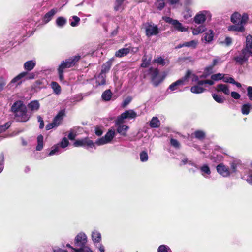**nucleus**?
<instances>
[{
  "label": "nucleus",
  "mask_w": 252,
  "mask_h": 252,
  "mask_svg": "<svg viewBox=\"0 0 252 252\" xmlns=\"http://www.w3.org/2000/svg\"><path fill=\"white\" fill-rule=\"evenodd\" d=\"M11 111L13 113L15 119L17 122H26L30 119L27 114L26 106L21 100L15 102L11 107Z\"/></svg>",
  "instance_id": "nucleus-1"
},
{
  "label": "nucleus",
  "mask_w": 252,
  "mask_h": 252,
  "mask_svg": "<svg viewBox=\"0 0 252 252\" xmlns=\"http://www.w3.org/2000/svg\"><path fill=\"white\" fill-rule=\"evenodd\" d=\"M80 59V56L77 55L66 59L65 61H63L61 62L60 65L59 66L58 69L63 71V70L66 68H70L74 66Z\"/></svg>",
  "instance_id": "nucleus-2"
},
{
  "label": "nucleus",
  "mask_w": 252,
  "mask_h": 252,
  "mask_svg": "<svg viewBox=\"0 0 252 252\" xmlns=\"http://www.w3.org/2000/svg\"><path fill=\"white\" fill-rule=\"evenodd\" d=\"M248 15L247 13H243L240 21V23H234L235 25L228 27L229 31H233L238 32H243L245 31L244 26L248 20Z\"/></svg>",
  "instance_id": "nucleus-3"
},
{
  "label": "nucleus",
  "mask_w": 252,
  "mask_h": 252,
  "mask_svg": "<svg viewBox=\"0 0 252 252\" xmlns=\"http://www.w3.org/2000/svg\"><path fill=\"white\" fill-rule=\"evenodd\" d=\"M143 26L145 30V34L148 37L157 35L159 32L158 26L154 24L152 22L145 23L143 24Z\"/></svg>",
  "instance_id": "nucleus-4"
},
{
  "label": "nucleus",
  "mask_w": 252,
  "mask_h": 252,
  "mask_svg": "<svg viewBox=\"0 0 252 252\" xmlns=\"http://www.w3.org/2000/svg\"><path fill=\"white\" fill-rule=\"evenodd\" d=\"M115 135V132L114 130H109L104 136L98 139L95 143L98 145H102L109 143L113 140Z\"/></svg>",
  "instance_id": "nucleus-5"
},
{
  "label": "nucleus",
  "mask_w": 252,
  "mask_h": 252,
  "mask_svg": "<svg viewBox=\"0 0 252 252\" xmlns=\"http://www.w3.org/2000/svg\"><path fill=\"white\" fill-rule=\"evenodd\" d=\"M137 116L136 113L133 110H126L122 113L116 120V124H122L126 119H133Z\"/></svg>",
  "instance_id": "nucleus-6"
},
{
  "label": "nucleus",
  "mask_w": 252,
  "mask_h": 252,
  "mask_svg": "<svg viewBox=\"0 0 252 252\" xmlns=\"http://www.w3.org/2000/svg\"><path fill=\"white\" fill-rule=\"evenodd\" d=\"M149 72L151 74V81L155 87L158 86L164 80V77H161L159 79H157L159 74V70L158 68H153L150 67L149 69Z\"/></svg>",
  "instance_id": "nucleus-7"
},
{
  "label": "nucleus",
  "mask_w": 252,
  "mask_h": 252,
  "mask_svg": "<svg viewBox=\"0 0 252 252\" xmlns=\"http://www.w3.org/2000/svg\"><path fill=\"white\" fill-rule=\"evenodd\" d=\"M73 146L76 147H83L92 148L94 147V143L92 140L89 139L88 137H86L75 140L73 143Z\"/></svg>",
  "instance_id": "nucleus-8"
},
{
  "label": "nucleus",
  "mask_w": 252,
  "mask_h": 252,
  "mask_svg": "<svg viewBox=\"0 0 252 252\" xmlns=\"http://www.w3.org/2000/svg\"><path fill=\"white\" fill-rule=\"evenodd\" d=\"M250 55V52L246 50H242L241 53L234 58V60L240 65L243 64L247 62Z\"/></svg>",
  "instance_id": "nucleus-9"
},
{
  "label": "nucleus",
  "mask_w": 252,
  "mask_h": 252,
  "mask_svg": "<svg viewBox=\"0 0 252 252\" xmlns=\"http://www.w3.org/2000/svg\"><path fill=\"white\" fill-rule=\"evenodd\" d=\"M87 242L86 235L84 233H80L76 236L74 243L76 246L85 247Z\"/></svg>",
  "instance_id": "nucleus-10"
},
{
  "label": "nucleus",
  "mask_w": 252,
  "mask_h": 252,
  "mask_svg": "<svg viewBox=\"0 0 252 252\" xmlns=\"http://www.w3.org/2000/svg\"><path fill=\"white\" fill-rule=\"evenodd\" d=\"M218 60L217 59H214L213 61L212 64L206 67L203 72V74L200 76V78H206L213 72V67L217 63Z\"/></svg>",
  "instance_id": "nucleus-11"
},
{
  "label": "nucleus",
  "mask_w": 252,
  "mask_h": 252,
  "mask_svg": "<svg viewBox=\"0 0 252 252\" xmlns=\"http://www.w3.org/2000/svg\"><path fill=\"white\" fill-rule=\"evenodd\" d=\"M242 179L246 181L248 184L252 185V170H245L241 174Z\"/></svg>",
  "instance_id": "nucleus-12"
},
{
  "label": "nucleus",
  "mask_w": 252,
  "mask_h": 252,
  "mask_svg": "<svg viewBox=\"0 0 252 252\" xmlns=\"http://www.w3.org/2000/svg\"><path fill=\"white\" fill-rule=\"evenodd\" d=\"M206 11L200 12L194 18V21L196 24H202L206 20Z\"/></svg>",
  "instance_id": "nucleus-13"
},
{
  "label": "nucleus",
  "mask_w": 252,
  "mask_h": 252,
  "mask_svg": "<svg viewBox=\"0 0 252 252\" xmlns=\"http://www.w3.org/2000/svg\"><path fill=\"white\" fill-rule=\"evenodd\" d=\"M65 116L64 110H60L57 115L53 119V122L57 126H59Z\"/></svg>",
  "instance_id": "nucleus-14"
},
{
  "label": "nucleus",
  "mask_w": 252,
  "mask_h": 252,
  "mask_svg": "<svg viewBox=\"0 0 252 252\" xmlns=\"http://www.w3.org/2000/svg\"><path fill=\"white\" fill-rule=\"evenodd\" d=\"M113 61V59L111 58L109 59V61L104 63L101 66V70L100 72L105 74L106 73H108L110 70L112 65Z\"/></svg>",
  "instance_id": "nucleus-15"
},
{
  "label": "nucleus",
  "mask_w": 252,
  "mask_h": 252,
  "mask_svg": "<svg viewBox=\"0 0 252 252\" xmlns=\"http://www.w3.org/2000/svg\"><path fill=\"white\" fill-rule=\"evenodd\" d=\"M106 77L105 74L100 72L97 76H95L96 79V86L105 85L106 84Z\"/></svg>",
  "instance_id": "nucleus-16"
},
{
  "label": "nucleus",
  "mask_w": 252,
  "mask_h": 252,
  "mask_svg": "<svg viewBox=\"0 0 252 252\" xmlns=\"http://www.w3.org/2000/svg\"><path fill=\"white\" fill-rule=\"evenodd\" d=\"M57 12V8H53L45 14L43 17V21L45 23H48Z\"/></svg>",
  "instance_id": "nucleus-17"
},
{
  "label": "nucleus",
  "mask_w": 252,
  "mask_h": 252,
  "mask_svg": "<svg viewBox=\"0 0 252 252\" xmlns=\"http://www.w3.org/2000/svg\"><path fill=\"white\" fill-rule=\"evenodd\" d=\"M185 85V83L183 82V80L181 79L177 80L175 82L172 83L169 87V89H170L172 91H175L177 90L180 86H183Z\"/></svg>",
  "instance_id": "nucleus-18"
},
{
  "label": "nucleus",
  "mask_w": 252,
  "mask_h": 252,
  "mask_svg": "<svg viewBox=\"0 0 252 252\" xmlns=\"http://www.w3.org/2000/svg\"><path fill=\"white\" fill-rule=\"evenodd\" d=\"M118 126L117 132L123 136H126L128 127L126 125L117 124Z\"/></svg>",
  "instance_id": "nucleus-19"
},
{
  "label": "nucleus",
  "mask_w": 252,
  "mask_h": 252,
  "mask_svg": "<svg viewBox=\"0 0 252 252\" xmlns=\"http://www.w3.org/2000/svg\"><path fill=\"white\" fill-rule=\"evenodd\" d=\"M130 52V49L128 48H123L119 50L115 53V56L117 57H122L125 56L127 55Z\"/></svg>",
  "instance_id": "nucleus-20"
},
{
  "label": "nucleus",
  "mask_w": 252,
  "mask_h": 252,
  "mask_svg": "<svg viewBox=\"0 0 252 252\" xmlns=\"http://www.w3.org/2000/svg\"><path fill=\"white\" fill-rule=\"evenodd\" d=\"M252 37L251 35H249L246 37V46L243 50H246L248 52H252Z\"/></svg>",
  "instance_id": "nucleus-21"
},
{
  "label": "nucleus",
  "mask_w": 252,
  "mask_h": 252,
  "mask_svg": "<svg viewBox=\"0 0 252 252\" xmlns=\"http://www.w3.org/2000/svg\"><path fill=\"white\" fill-rule=\"evenodd\" d=\"M150 126L152 128H158L160 126V122L157 117H153L150 122Z\"/></svg>",
  "instance_id": "nucleus-22"
},
{
  "label": "nucleus",
  "mask_w": 252,
  "mask_h": 252,
  "mask_svg": "<svg viewBox=\"0 0 252 252\" xmlns=\"http://www.w3.org/2000/svg\"><path fill=\"white\" fill-rule=\"evenodd\" d=\"M28 107L32 111H37L39 109L40 104L38 101L34 100L29 103Z\"/></svg>",
  "instance_id": "nucleus-23"
},
{
  "label": "nucleus",
  "mask_w": 252,
  "mask_h": 252,
  "mask_svg": "<svg viewBox=\"0 0 252 252\" xmlns=\"http://www.w3.org/2000/svg\"><path fill=\"white\" fill-rule=\"evenodd\" d=\"M35 66V63L31 60L25 63L24 64V68L26 70L30 71L33 69Z\"/></svg>",
  "instance_id": "nucleus-24"
},
{
  "label": "nucleus",
  "mask_w": 252,
  "mask_h": 252,
  "mask_svg": "<svg viewBox=\"0 0 252 252\" xmlns=\"http://www.w3.org/2000/svg\"><path fill=\"white\" fill-rule=\"evenodd\" d=\"M252 108V105L250 103L243 104L241 107V112L243 115H248L250 110Z\"/></svg>",
  "instance_id": "nucleus-25"
},
{
  "label": "nucleus",
  "mask_w": 252,
  "mask_h": 252,
  "mask_svg": "<svg viewBox=\"0 0 252 252\" xmlns=\"http://www.w3.org/2000/svg\"><path fill=\"white\" fill-rule=\"evenodd\" d=\"M92 237L94 243H99L101 240V234L96 231H94L92 232Z\"/></svg>",
  "instance_id": "nucleus-26"
},
{
  "label": "nucleus",
  "mask_w": 252,
  "mask_h": 252,
  "mask_svg": "<svg viewBox=\"0 0 252 252\" xmlns=\"http://www.w3.org/2000/svg\"><path fill=\"white\" fill-rule=\"evenodd\" d=\"M242 15H241L238 12H235L233 13L231 17V20L233 23H240Z\"/></svg>",
  "instance_id": "nucleus-27"
},
{
  "label": "nucleus",
  "mask_w": 252,
  "mask_h": 252,
  "mask_svg": "<svg viewBox=\"0 0 252 252\" xmlns=\"http://www.w3.org/2000/svg\"><path fill=\"white\" fill-rule=\"evenodd\" d=\"M112 95V93L110 90H105L102 94V98L105 101H109L111 99Z\"/></svg>",
  "instance_id": "nucleus-28"
},
{
  "label": "nucleus",
  "mask_w": 252,
  "mask_h": 252,
  "mask_svg": "<svg viewBox=\"0 0 252 252\" xmlns=\"http://www.w3.org/2000/svg\"><path fill=\"white\" fill-rule=\"evenodd\" d=\"M173 26L174 29L178 31L185 32L187 31V29L183 27L182 24L178 20H176L175 23H173Z\"/></svg>",
  "instance_id": "nucleus-29"
},
{
  "label": "nucleus",
  "mask_w": 252,
  "mask_h": 252,
  "mask_svg": "<svg viewBox=\"0 0 252 252\" xmlns=\"http://www.w3.org/2000/svg\"><path fill=\"white\" fill-rule=\"evenodd\" d=\"M193 134L196 138L200 140L205 139L206 136L205 133L203 131L200 130H196Z\"/></svg>",
  "instance_id": "nucleus-30"
},
{
  "label": "nucleus",
  "mask_w": 252,
  "mask_h": 252,
  "mask_svg": "<svg viewBox=\"0 0 252 252\" xmlns=\"http://www.w3.org/2000/svg\"><path fill=\"white\" fill-rule=\"evenodd\" d=\"M67 22L66 19L62 16L59 17L56 20V24L57 26L62 27L66 24Z\"/></svg>",
  "instance_id": "nucleus-31"
},
{
  "label": "nucleus",
  "mask_w": 252,
  "mask_h": 252,
  "mask_svg": "<svg viewBox=\"0 0 252 252\" xmlns=\"http://www.w3.org/2000/svg\"><path fill=\"white\" fill-rule=\"evenodd\" d=\"M38 144L36 146V150L37 151H40L43 147V136L40 134L37 137Z\"/></svg>",
  "instance_id": "nucleus-32"
},
{
  "label": "nucleus",
  "mask_w": 252,
  "mask_h": 252,
  "mask_svg": "<svg viewBox=\"0 0 252 252\" xmlns=\"http://www.w3.org/2000/svg\"><path fill=\"white\" fill-rule=\"evenodd\" d=\"M206 30V28L203 25H200L192 30V33L193 35H197L202 33Z\"/></svg>",
  "instance_id": "nucleus-33"
},
{
  "label": "nucleus",
  "mask_w": 252,
  "mask_h": 252,
  "mask_svg": "<svg viewBox=\"0 0 252 252\" xmlns=\"http://www.w3.org/2000/svg\"><path fill=\"white\" fill-rule=\"evenodd\" d=\"M51 87L56 94H59L61 93V87L57 82L55 81L52 82Z\"/></svg>",
  "instance_id": "nucleus-34"
},
{
  "label": "nucleus",
  "mask_w": 252,
  "mask_h": 252,
  "mask_svg": "<svg viewBox=\"0 0 252 252\" xmlns=\"http://www.w3.org/2000/svg\"><path fill=\"white\" fill-rule=\"evenodd\" d=\"M205 90V89L199 86L198 85H195L194 86H192L190 88V91L193 93L199 94L203 92Z\"/></svg>",
  "instance_id": "nucleus-35"
},
{
  "label": "nucleus",
  "mask_w": 252,
  "mask_h": 252,
  "mask_svg": "<svg viewBox=\"0 0 252 252\" xmlns=\"http://www.w3.org/2000/svg\"><path fill=\"white\" fill-rule=\"evenodd\" d=\"M27 74V72L26 71H24L20 73L19 74H18L17 76H16L13 79H12V80L11 81V83H15L16 82H17L22 78L25 77Z\"/></svg>",
  "instance_id": "nucleus-36"
},
{
  "label": "nucleus",
  "mask_w": 252,
  "mask_h": 252,
  "mask_svg": "<svg viewBox=\"0 0 252 252\" xmlns=\"http://www.w3.org/2000/svg\"><path fill=\"white\" fill-rule=\"evenodd\" d=\"M142 63L141 64V67L142 68H146L150 64L151 59H147L146 56H144L142 60Z\"/></svg>",
  "instance_id": "nucleus-37"
},
{
  "label": "nucleus",
  "mask_w": 252,
  "mask_h": 252,
  "mask_svg": "<svg viewBox=\"0 0 252 252\" xmlns=\"http://www.w3.org/2000/svg\"><path fill=\"white\" fill-rule=\"evenodd\" d=\"M184 47H191L195 49L197 45L198 42L196 40H191L189 42H184Z\"/></svg>",
  "instance_id": "nucleus-38"
},
{
  "label": "nucleus",
  "mask_w": 252,
  "mask_h": 252,
  "mask_svg": "<svg viewBox=\"0 0 252 252\" xmlns=\"http://www.w3.org/2000/svg\"><path fill=\"white\" fill-rule=\"evenodd\" d=\"M125 0H116L115 2V5L114 6V10L115 11H119L121 9L123 3Z\"/></svg>",
  "instance_id": "nucleus-39"
},
{
  "label": "nucleus",
  "mask_w": 252,
  "mask_h": 252,
  "mask_svg": "<svg viewBox=\"0 0 252 252\" xmlns=\"http://www.w3.org/2000/svg\"><path fill=\"white\" fill-rule=\"evenodd\" d=\"M230 172L228 167L221 164V176L228 177L230 175Z\"/></svg>",
  "instance_id": "nucleus-40"
},
{
  "label": "nucleus",
  "mask_w": 252,
  "mask_h": 252,
  "mask_svg": "<svg viewBox=\"0 0 252 252\" xmlns=\"http://www.w3.org/2000/svg\"><path fill=\"white\" fill-rule=\"evenodd\" d=\"M158 252H171V250L168 246L161 245L158 248Z\"/></svg>",
  "instance_id": "nucleus-41"
},
{
  "label": "nucleus",
  "mask_w": 252,
  "mask_h": 252,
  "mask_svg": "<svg viewBox=\"0 0 252 252\" xmlns=\"http://www.w3.org/2000/svg\"><path fill=\"white\" fill-rule=\"evenodd\" d=\"M11 123L8 122L4 124L0 125V134L5 131L10 126Z\"/></svg>",
  "instance_id": "nucleus-42"
},
{
  "label": "nucleus",
  "mask_w": 252,
  "mask_h": 252,
  "mask_svg": "<svg viewBox=\"0 0 252 252\" xmlns=\"http://www.w3.org/2000/svg\"><path fill=\"white\" fill-rule=\"evenodd\" d=\"M46 82V80L44 79H41L37 80L35 81V86L38 87L39 88H42L45 87V83Z\"/></svg>",
  "instance_id": "nucleus-43"
},
{
  "label": "nucleus",
  "mask_w": 252,
  "mask_h": 252,
  "mask_svg": "<svg viewBox=\"0 0 252 252\" xmlns=\"http://www.w3.org/2000/svg\"><path fill=\"white\" fill-rule=\"evenodd\" d=\"M155 5L158 10H161L165 7V3L164 0H157Z\"/></svg>",
  "instance_id": "nucleus-44"
},
{
  "label": "nucleus",
  "mask_w": 252,
  "mask_h": 252,
  "mask_svg": "<svg viewBox=\"0 0 252 252\" xmlns=\"http://www.w3.org/2000/svg\"><path fill=\"white\" fill-rule=\"evenodd\" d=\"M209 33H205L204 39L208 42H211L213 38V32L211 30L209 31Z\"/></svg>",
  "instance_id": "nucleus-45"
},
{
  "label": "nucleus",
  "mask_w": 252,
  "mask_h": 252,
  "mask_svg": "<svg viewBox=\"0 0 252 252\" xmlns=\"http://www.w3.org/2000/svg\"><path fill=\"white\" fill-rule=\"evenodd\" d=\"M140 159L142 162H145L148 160V156L146 152L143 151L140 153Z\"/></svg>",
  "instance_id": "nucleus-46"
},
{
  "label": "nucleus",
  "mask_w": 252,
  "mask_h": 252,
  "mask_svg": "<svg viewBox=\"0 0 252 252\" xmlns=\"http://www.w3.org/2000/svg\"><path fill=\"white\" fill-rule=\"evenodd\" d=\"M200 170L203 175L204 174H206L207 175H210L211 173V171L209 166L207 165H204L202 167H200Z\"/></svg>",
  "instance_id": "nucleus-47"
},
{
  "label": "nucleus",
  "mask_w": 252,
  "mask_h": 252,
  "mask_svg": "<svg viewBox=\"0 0 252 252\" xmlns=\"http://www.w3.org/2000/svg\"><path fill=\"white\" fill-rule=\"evenodd\" d=\"M240 165V161H234L233 162H232L231 166L232 172H236L237 171V168L239 167Z\"/></svg>",
  "instance_id": "nucleus-48"
},
{
  "label": "nucleus",
  "mask_w": 252,
  "mask_h": 252,
  "mask_svg": "<svg viewBox=\"0 0 252 252\" xmlns=\"http://www.w3.org/2000/svg\"><path fill=\"white\" fill-rule=\"evenodd\" d=\"M170 144L172 146L175 148H179L180 147V143L179 142L174 138H171L170 140Z\"/></svg>",
  "instance_id": "nucleus-49"
},
{
  "label": "nucleus",
  "mask_w": 252,
  "mask_h": 252,
  "mask_svg": "<svg viewBox=\"0 0 252 252\" xmlns=\"http://www.w3.org/2000/svg\"><path fill=\"white\" fill-rule=\"evenodd\" d=\"M221 80L226 83H230L232 84V82L234 81V79L228 75H221Z\"/></svg>",
  "instance_id": "nucleus-50"
},
{
  "label": "nucleus",
  "mask_w": 252,
  "mask_h": 252,
  "mask_svg": "<svg viewBox=\"0 0 252 252\" xmlns=\"http://www.w3.org/2000/svg\"><path fill=\"white\" fill-rule=\"evenodd\" d=\"M72 19L73 20V21H72L71 23H70V25L72 26V27H76L77 26L80 21V19L79 17H78V16H72Z\"/></svg>",
  "instance_id": "nucleus-51"
},
{
  "label": "nucleus",
  "mask_w": 252,
  "mask_h": 252,
  "mask_svg": "<svg viewBox=\"0 0 252 252\" xmlns=\"http://www.w3.org/2000/svg\"><path fill=\"white\" fill-rule=\"evenodd\" d=\"M6 84V80L2 77L0 76V92L2 91Z\"/></svg>",
  "instance_id": "nucleus-52"
},
{
  "label": "nucleus",
  "mask_w": 252,
  "mask_h": 252,
  "mask_svg": "<svg viewBox=\"0 0 252 252\" xmlns=\"http://www.w3.org/2000/svg\"><path fill=\"white\" fill-rule=\"evenodd\" d=\"M232 42V39L229 37H226L224 40L221 42V44H223L226 46H230Z\"/></svg>",
  "instance_id": "nucleus-53"
},
{
  "label": "nucleus",
  "mask_w": 252,
  "mask_h": 252,
  "mask_svg": "<svg viewBox=\"0 0 252 252\" xmlns=\"http://www.w3.org/2000/svg\"><path fill=\"white\" fill-rule=\"evenodd\" d=\"M94 132L95 135H96L98 136H100L101 135H102L103 132L102 129V128L100 126H96L95 127Z\"/></svg>",
  "instance_id": "nucleus-54"
},
{
  "label": "nucleus",
  "mask_w": 252,
  "mask_h": 252,
  "mask_svg": "<svg viewBox=\"0 0 252 252\" xmlns=\"http://www.w3.org/2000/svg\"><path fill=\"white\" fill-rule=\"evenodd\" d=\"M69 144V141L66 137L63 138L62 141L60 143V146L63 148L66 147Z\"/></svg>",
  "instance_id": "nucleus-55"
},
{
  "label": "nucleus",
  "mask_w": 252,
  "mask_h": 252,
  "mask_svg": "<svg viewBox=\"0 0 252 252\" xmlns=\"http://www.w3.org/2000/svg\"><path fill=\"white\" fill-rule=\"evenodd\" d=\"M154 62L155 63H156L158 64H161L162 65H164L165 64L164 59H163L161 57H158L157 59H154Z\"/></svg>",
  "instance_id": "nucleus-56"
},
{
  "label": "nucleus",
  "mask_w": 252,
  "mask_h": 252,
  "mask_svg": "<svg viewBox=\"0 0 252 252\" xmlns=\"http://www.w3.org/2000/svg\"><path fill=\"white\" fill-rule=\"evenodd\" d=\"M191 74V71L190 70H188L186 72L185 75L183 77L181 78V79L183 80V82L185 83V81H186L188 79V78H189Z\"/></svg>",
  "instance_id": "nucleus-57"
},
{
  "label": "nucleus",
  "mask_w": 252,
  "mask_h": 252,
  "mask_svg": "<svg viewBox=\"0 0 252 252\" xmlns=\"http://www.w3.org/2000/svg\"><path fill=\"white\" fill-rule=\"evenodd\" d=\"M4 156L3 154L0 155V173L3 169Z\"/></svg>",
  "instance_id": "nucleus-58"
},
{
  "label": "nucleus",
  "mask_w": 252,
  "mask_h": 252,
  "mask_svg": "<svg viewBox=\"0 0 252 252\" xmlns=\"http://www.w3.org/2000/svg\"><path fill=\"white\" fill-rule=\"evenodd\" d=\"M247 96L249 99L252 101V86H249L247 89Z\"/></svg>",
  "instance_id": "nucleus-59"
},
{
  "label": "nucleus",
  "mask_w": 252,
  "mask_h": 252,
  "mask_svg": "<svg viewBox=\"0 0 252 252\" xmlns=\"http://www.w3.org/2000/svg\"><path fill=\"white\" fill-rule=\"evenodd\" d=\"M221 92H223L227 94H228L230 93L229 89L226 85L221 84Z\"/></svg>",
  "instance_id": "nucleus-60"
},
{
  "label": "nucleus",
  "mask_w": 252,
  "mask_h": 252,
  "mask_svg": "<svg viewBox=\"0 0 252 252\" xmlns=\"http://www.w3.org/2000/svg\"><path fill=\"white\" fill-rule=\"evenodd\" d=\"M192 16V11L189 9H187L185 11L184 17L185 19H188Z\"/></svg>",
  "instance_id": "nucleus-61"
},
{
  "label": "nucleus",
  "mask_w": 252,
  "mask_h": 252,
  "mask_svg": "<svg viewBox=\"0 0 252 252\" xmlns=\"http://www.w3.org/2000/svg\"><path fill=\"white\" fill-rule=\"evenodd\" d=\"M163 19L166 23L170 24L172 25H173V23H175L176 21V20L173 19L170 17H165L163 18Z\"/></svg>",
  "instance_id": "nucleus-62"
},
{
  "label": "nucleus",
  "mask_w": 252,
  "mask_h": 252,
  "mask_svg": "<svg viewBox=\"0 0 252 252\" xmlns=\"http://www.w3.org/2000/svg\"><path fill=\"white\" fill-rule=\"evenodd\" d=\"M58 72L60 80L61 81H63L64 80L63 71L58 68Z\"/></svg>",
  "instance_id": "nucleus-63"
},
{
  "label": "nucleus",
  "mask_w": 252,
  "mask_h": 252,
  "mask_svg": "<svg viewBox=\"0 0 252 252\" xmlns=\"http://www.w3.org/2000/svg\"><path fill=\"white\" fill-rule=\"evenodd\" d=\"M131 100H132V98L130 97H127L123 101L122 106L123 107H126L131 102Z\"/></svg>",
  "instance_id": "nucleus-64"
}]
</instances>
